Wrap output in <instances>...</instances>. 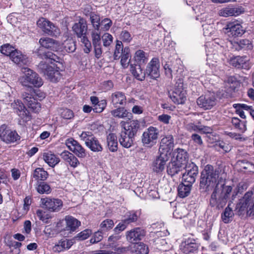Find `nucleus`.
Listing matches in <instances>:
<instances>
[{"label": "nucleus", "mask_w": 254, "mask_h": 254, "mask_svg": "<svg viewBox=\"0 0 254 254\" xmlns=\"http://www.w3.org/2000/svg\"><path fill=\"white\" fill-rule=\"evenodd\" d=\"M237 193V191H232V188L230 186L221 185L219 186V185H217L211 194L209 200L210 205L218 209L222 208L226 205L231 194V200H233Z\"/></svg>", "instance_id": "1"}, {"label": "nucleus", "mask_w": 254, "mask_h": 254, "mask_svg": "<svg viewBox=\"0 0 254 254\" xmlns=\"http://www.w3.org/2000/svg\"><path fill=\"white\" fill-rule=\"evenodd\" d=\"M219 171L214 169L210 165H207L201 173L199 187L202 191H208L211 190L217 185Z\"/></svg>", "instance_id": "2"}, {"label": "nucleus", "mask_w": 254, "mask_h": 254, "mask_svg": "<svg viewBox=\"0 0 254 254\" xmlns=\"http://www.w3.org/2000/svg\"><path fill=\"white\" fill-rule=\"evenodd\" d=\"M22 70L24 74L20 78V82L22 85L29 86L31 84L35 87H39L43 85L42 79L36 72L28 67H23Z\"/></svg>", "instance_id": "3"}, {"label": "nucleus", "mask_w": 254, "mask_h": 254, "mask_svg": "<svg viewBox=\"0 0 254 254\" xmlns=\"http://www.w3.org/2000/svg\"><path fill=\"white\" fill-rule=\"evenodd\" d=\"M238 208L240 211H246L250 215L254 216V195L252 191H248L245 194L236 206V209Z\"/></svg>", "instance_id": "4"}, {"label": "nucleus", "mask_w": 254, "mask_h": 254, "mask_svg": "<svg viewBox=\"0 0 254 254\" xmlns=\"http://www.w3.org/2000/svg\"><path fill=\"white\" fill-rule=\"evenodd\" d=\"M80 137L92 151L101 152L103 150L102 146L92 132L83 131L80 135Z\"/></svg>", "instance_id": "5"}, {"label": "nucleus", "mask_w": 254, "mask_h": 254, "mask_svg": "<svg viewBox=\"0 0 254 254\" xmlns=\"http://www.w3.org/2000/svg\"><path fill=\"white\" fill-rule=\"evenodd\" d=\"M37 24L45 33L51 36L57 37L61 34L60 29L56 25L44 18H40Z\"/></svg>", "instance_id": "6"}, {"label": "nucleus", "mask_w": 254, "mask_h": 254, "mask_svg": "<svg viewBox=\"0 0 254 254\" xmlns=\"http://www.w3.org/2000/svg\"><path fill=\"white\" fill-rule=\"evenodd\" d=\"M159 135V130L157 128L150 127L142 134V142L144 145L152 147L156 143Z\"/></svg>", "instance_id": "7"}, {"label": "nucleus", "mask_w": 254, "mask_h": 254, "mask_svg": "<svg viewBox=\"0 0 254 254\" xmlns=\"http://www.w3.org/2000/svg\"><path fill=\"white\" fill-rule=\"evenodd\" d=\"M185 173L183 174L182 181L190 185L195 182L198 173L197 166L193 162L189 163L185 168Z\"/></svg>", "instance_id": "8"}, {"label": "nucleus", "mask_w": 254, "mask_h": 254, "mask_svg": "<svg viewBox=\"0 0 254 254\" xmlns=\"http://www.w3.org/2000/svg\"><path fill=\"white\" fill-rule=\"evenodd\" d=\"M43 208L51 212H57L60 211L63 206V201L59 198L45 197L41 198Z\"/></svg>", "instance_id": "9"}, {"label": "nucleus", "mask_w": 254, "mask_h": 254, "mask_svg": "<svg viewBox=\"0 0 254 254\" xmlns=\"http://www.w3.org/2000/svg\"><path fill=\"white\" fill-rule=\"evenodd\" d=\"M39 71L43 73L51 81L56 82L60 76V72L52 66L41 62L38 65Z\"/></svg>", "instance_id": "10"}, {"label": "nucleus", "mask_w": 254, "mask_h": 254, "mask_svg": "<svg viewBox=\"0 0 254 254\" xmlns=\"http://www.w3.org/2000/svg\"><path fill=\"white\" fill-rule=\"evenodd\" d=\"M159 68V59L157 58H153L146 66V76L152 79H157L160 76Z\"/></svg>", "instance_id": "11"}, {"label": "nucleus", "mask_w": 254, "mask_h": 254, "mask_svg": "<svg viewBox=\"0 0 254 254\" xmlns=\"http://www.w3.org/2000/svg\"><path fill=\"white\" fill-rule=\"evenodd\" d=\"M0 138L7 143L14 142L19 138L15 131L9 129L5 125L0 127Z\"/></svg>", "instance_id": "12"}, {"label": "nucleus", "mask_w": 254, "mask_h": 254, "mask_svg": "<svg viewBox=\"0 0 254 254\" xmlns=\"http://www.w3.org/2000/svg\"><path fill=\"white\" fill-rule=\"evenodd\" d=\"M157 156L152 163V170L157 173H161L166 166V162L169 159V155L165 152H159Z\"/></svg>", "instance_id": "13"}, {"label": "nucleus", "mask_w": 254, "mask_h": 254, "mask_svg": "<svg viewBox=\"0 0 254 254\" xmlns=\"http://www.w3.org/2000/svg\"><path fill=\"white\" fill-rule=\"evenodd\" d=\"M65 144L68 148L78 157L84 158L86 156L85 149L77 141L73 138H70L66 139Z\"/></svg>", "instance_id": "14"}, {"label": "nucleus", "mask_w": 254, "mask_h": 254, "mask_svg": "<svg viewBox=\"0 0 254 254\" xmlns=\"http://www.w3.org/2000/svg\"><path fill=\"white\" fill-rule=\"evenodd\" d=\"M11 106L23 122H26L30 120L29 112L21 102L15 101L11 104Z\"/></svg>", "instance_id": "15"}, {"label": "nucleus", "mask_w": 254, "mask_h": 254, "mask_svg": "<svg viewBox=\"0 0 254 254\" xmlns=\"http://www.w3.org/2000/svg\"><path fill=\"white\" fill-rule=\"evenodd\" d=\"M197 104L204 110L210 109L216 104V99L213 94L202 95L197 99Z\"/></svg>", "instance_id": "16"}, {"label": "nucleus", "mask_w": 254, "mask_h": 254, "mask_svg": "<svg viewBox=\"0 0 254 254\" xmlns=\"http://www.w3.org/2000/svg\"><path fill=\"white\" fill-rule=\"evenodd\" d=\"M225 33L229 36L237 37L242 36L245 32L243 26L237 22H230L227 24V27L225 29Z\"/></svg>", "instance_id": "17"}, {"label": "nucleus", "mask_w": 254, "mask_h": 254, "mask_svg": "<svg viewBox=\"0 0 254 254\" xmlns=\"http://www.w3.org/2000/svg\"><path fill=\"white\" fill-rule=\"evenodd\" d=\"M91 35L92 43L94 49L95 56L97 59H99L102 53L100 32L99 31L92 30Z\"/></svg>", "instance_id": "18"}, {"label": "nucleus", "mask_w": 254, "mask_h": 254, "mask_svg": "<svg viewBox=\"0 0 254 254\" xmlns=\"http://www.w3.org/2000/svg\"><path fill=\"white\" fill-rule=\"evenodd\" d=\"M145 235V231L139 227L134 228L126 232V238L130 243H134L140 241Z\"/></svg>", "instance_id": "19"}, {"label": "nucleus", "mask_w": 254, "mask_h": 254, "mask_svg": "<svg viewBox=\"0 0 254 254\" xmlns=\"http://www.w3.org/2000/svg\"><path fill=\"white\" fill-rule=\"evenodd\" d=\"M174 146L173 136L172 135H166L161 140L159 152H163L169 155V152L173 150Z\"/></svg>", "instance_id": "20"}, {"label": "nucleus", "mask_w": 254, "mask_h": 254, "mask_svg": "<svg viewBox=\"0 0 254 254\" xmlns=\"http://www.w3.org/2000/svg\"><path fill=\"white\" fill-rule=\"evenodd\" d=\"M10 59L13 63L20 66L28 65L30 63L28 57L17 49L12 53Z\"/></svg>", "instance_id": "21"}, {"label": "nucleus", "mask_w": 254, "mask_h": 254, "mask_svg": "<svg viewBox=\"0 0 254 254\" xmlns=\"http://www.w3.org/2000/svg\"><path fill=\"white\" fill-rule=\"evenodd\" d=\"M23 101L28 107L34 112H38L41 109L40 104L34 99V97L30 96L29 93L25 92L22 94Z\"/></svg>", "instance_id": "22"}, {"label": "nucleus", "mask_w": 254, "mask_h": 254, "mask_svg": "<svg viewBox=\"0 0 254 254\" xmlns=\"http://www.w3.org/2000/svg\"><path fill=\"white\" fill-rule=\"evenodd\" d=\"M244 12V9L242 6L232 7L228 6L222 8L219 11V15L223 17L237 16Z\"/></svg>", "instance_id": "23"}, {"label": "nucleus", "mask_w": 254, "mask_h": 254, "mask_svg": "<svg viewBox=\"0 0 254 254\" xmlns=\"http://www.w3.org/2000/svg\"><path fill=\"white\" fill-rule=\"evenodd\" d=\"M87 28L86 21L83 18H80L78 22L74 24L72 30L77 37H81L83 35H86Z\"/></svg>", "instance_id": "24"}, {"label": "nucleus", "mask_w": 254, "mask_h": 254, "mask_svg": "<svg viewBox=\"0 0 254 254\" xmlns=\"http://www.w3.org/2000/svg\"><path fill=\"white\" fill-rule=\"evenodd\" d=\"M139 127L140 124L137 120H131L125 123L122 130L135 137Z\"/></svg>", "instance_id": "25"}, {"label": "nucleus", "mask_w": 254, "mask_h": 254, "mask_svg": "<svg viewBox=\"0 0 254 254\" xmlns=\"http://www.w3.org/2000/svg\"><path fill=\"white\" fill-rule=\"evenodd\" d=\"M231 48L236 51L249 50L253 48L252 43L248 39H241L239 41L231 42Z\"/></svg>", "instance_id": "26"}, {"label": "nucleus", "mask_w": 254, "mask_h": 254, "mask_svg": "<svg viewBox=\"0 0 254 254\" xmlns=\"http://www.w3.org/2000/svg\"><path fill=\"white\" fill-rule=\"evenodd\" d=\"M198 245L194 240L188 239L183 242L181 245V250L186 254L193 253L197 251Z\"/></svg>", "instance_id": "27"}, {"label": "nucleus", "mask_w": 254, "mask_h": 254, "mask_svg": "<svg viewBox=\"0 0 254 254\" xmlns=\"http://www.w3.org/2000/svg\"><path fill=\"white\" fill-rule=\"evenodd\" d=\"M169 96L172 101L177 104H183L186 100V92L185 90H173Z\"/></svg>", "instance_id": "28"}, {"label": "nucleus", "mask_w": 254, "mask_h": 254, "mask_svg": "<svg viewBox=\"0 0 254 254\" xmlns=\"http://www.w3.org/2000/svg\"><path fill=\"white\" fill-rule=\"evenodd\" d=\"M64 220L66 223V227L64 230L67 231L70 233L75 231L81 224L79 221L71 216H66Z\"/></svg>", "instance_id": "29"}, {"label": "nucleus", "mask_w": 254, "mask_h": 254, "mask_svg": "<svg viewBox=\"0 0 254 254\" xmlns=\"http://www.w3.org/2000/svg\"><path fill=\"white\" fill-rule=\"evenodd\" d=\"M73 244V242L72 240L62 239L55 244L53 248V250L55 252L60 253L69 249Z\"/></svg>", "instance_id": "30"}, {"label": "nucleus", "mask_w": 254, "mask_h": 254, "mask_svg": "<svg viewBox=\"0 0 254 254\" xmlns=\"http://www.w3.org/2000/svg\"><path fill=\"white\" fill-rule=\"evenodd\" d=\"M111 103L115 107L120 105H124L127 101L126 96L124 93L116 91L112 94L111 96Z\"/></svg>", "instance_id": "31"}, {"label": "nucleus", "mask_w": 254, "mask_h": 254, "mask_svg": "<svg viewBox=\"0 0 254 254\" xmlns=\"http://www.w3.org/2000/svg\"><path fill=\"white\" fill-rule=\"evenodd\" d=\"M39 42L41 46L47 49H50L54 51H58L60 49V43L50 38H42L39 40Z\"/></svg>", "instance_id": "32"}, {"label": "nucleus", "mask_w": 254, "mask_h": 254, "mask_svg": "<svg viewBox=\"0 0 254 254\" xmlns=\"http://www.w3.org/2000/svg\"><path fill=\"white\" fill-rule=\"evenodd\" d=\"M119 140L122 146L128 148L132 145L134 137L122 130Z\"/></svg>", "instance_id": "33"}, {"label": "nucleus", "mask_w": 254, "mask_h": 254, "mask_svg": "<svg viewBox=\"0 0 254 254\" xmlns=\"http://www.w3.org/2000/svg\"><path fill=\"white\" fill-rule=\"evenodd\" d=\"M176 160L175 161L182 164V165L187 166L189 163H188L189 160V155L187 152L181 148H177L175 151Z\"/></svg>", "instance_id": "34"}, {"label": "nucleus", "mask_w": 254, "mask_h": 254, "mask_svg": "<svg viewBox=\"0 0 254 254\" xmlns=\"http://www.w3.org/2000/svg\"><path fill=\"white\" fill-rule=\"evenodd\" d=\"M185 167L175 161L169 163L167 166V172L168 175L173 176L184 169Z\"/></svg>", "instance_id": "35"}, {"label": "nucleus", "mask_w": 254, "mask_h": 254, "mask_svg": "<svg viewBox=\"0 0 254 254\" xmlns=\"http://www.w3.org/2000/svg\"><path fill=\"white\" fill-rule=\"evenodd\" d=\"M247 62L246 57L237 56L230 59V64L238 68H247L249 67Z\"/></svg>", "instance_id": "36"}, {"label": "nucleus", "mask_w": 254, "mask_h": 254, "mask_svg": "<svg viewBox=\"0 0 254 254\" xmlns=\"http://www.w3.org/2000/svg\"><path fill=\"white\" fill-rule=\"evenodd\" d=\"M130 70L133 76L136 79L140 81L144 80L146 76L145 71H143L141 64H131Z\"/></svg>", "instance_id": "37"}, {"label": "nucleus", "mask_w": 254, "mask_h": 254, "mask_svg": "<svg viewBox=\"0 0 254 254\" xmlns=\"http://www.w3.org/2000/svg\"><path fill=\"white\" fill-rule=\"evenodd\" d=\"M43 159L44 161L52 167H55L60 162V158L50 151L43 153Z\"/></svg>", "instance_id": "38"}, {"label": "nucleus", "mask_w": 254, "mask_h": 254, "mask_svg": "<svg viewBox=\"0 0 254 254\" xmlns=\"http://www.w3.org/2000/svg\"><path fill=\"white\" fill-rule=\"evenodd\" d=\"M61 156L63 159L66 161L72 167L75 168L79 164V162L77 158L73 154L68 151L63 152Z\"/></svg>", "instance_id": "39"}, {"label": "nucleus", "mask_w": 254, "mask_h": 254, "mask_svg": "<svg viewBox=\"0 0 254 254\" xmlns=\"http://www.w3.org/2000/svg\"><path fill=\"white\" fill-rule=\"evenodd\" d=\"M107 142L109 150L114 152L118 150V140L116 135L113 133H109L107 136Z\"/></svg>", "instance_id": "40"}, {"label": "nucleus", "mask_w": 254, "mask_h": 254, "mask_svg": "<svg viewBox=\"0 0 254 254\" xmlns=\"http://www.w3.org/2000/svg\"><path fill=\"white\" fill-rule=\"evenodd\" d=\"M33 178L37 182L45 181L48 177L49 174L43 168H37L32 173Z\"/></svg>", "instance_id": "41"}, {"label": "nucleus", "mask_w": 254, "mask_h": 254, "mask_svg": "<svg viewBox=\"0 0 254 254\" xmlns=\"http://www.w3.org/2000/svg\"><path fill=\"white\" fill-rule=\"evenodd\" d=\"M192 185L183 182L180 184L178 188V195L182 198L187 196L190 193Z\"/></svg>", "instance_id": "42"}, {"label": "nucleus", "mask_w": 254, "mask_h": 254, "mask_svg": "<svg viewBox=\"0 0 254 254\" xmlns=\"http://www.w3.org/2000/svg\"><path fill=\"white\" fill-rule=\"evenodd\" d=\"M232 203V200H230L229 202L228 205L226 207L224 211L221 214V218L225 223H228L230 221H232V217L234 215L232 208L231 207Z\"/></svg>", "instance_id": "43"}, {"label": "nucleus", "mask_w": 254, "mask_h": 254, "mask_svg": "<svg viewBox=\"0 0 254 254\" xmlns=\"http://www.w3.org/2000/svg\"><path fill=\"white\" fill-rule=\"evenodd\" d=\"M148 246L143 243H136L132 247L131 253L135 254H148Z\"/></svg>", "instance_id": "44"}, {"label": "nucleus", "mask_w": 254, "mask_h": 254, "mask_svg": "<svg viewBox=\"0 0 254 254\" xmlns=\"http://www.w3.org/2000/svg\"><path fill=\"white\" fill-rule=\"evenodd\" d=\"M134 59L137 64H145L148 60L147 54L142 50H137L134 55Z\"/></svg>", "instance_id": "45"}, {"label": "nucleus", "mask_w": 254, "mask_h": 254, "mask_svg": "<svg viewBox=\"0 0 254 254\" xmlns=\"http://www.w3.org/2000/svg\"><path fill=\"white\" fill-rule=\"evenodd\" d=\"M111 115L115 118L124 119L128 117L129 113L123 107H119L111 112Z\"/></svg>", "instance_id": "46"}, {"label": "nucleus", "mask_w": 254, "mask_h": 254, "mask_svg": "<svg viewBox=\"0 0 254 254\" xmlns=\"http://www.w3.org/2000/svg\"><path fill=\"white\" fill-rule=\"evenodd\" d=\"M130 56L129 48L127 47H126L124 48V53H123V55H122L121 57V63L123 66L124 67H127L130 61Z\"/></svg>", "instance_id": "47"}, {"label": "nucleus", "mask_w": 254, "mask_h": 254, "mask_svg": "<svg viewBox=\"0 0 254 254\" xmlns=\"http://www.w3.org/2000/svg\"><path fill=\"white\" fill-rule=\"evenodd\" d=\"M124 48L122 41H117L114 54V60H117L121 58L122 55H123V53H124Z\"/></svg>", "instance_id": "48"}, {"label": "nucleus", "mask_w": 254, "mask_h": 254, "mask_svg": "<svg viewBox=\"0 0 254 254\" xmlns=\"http://www.w3.org/2000/svg\"><path fill=\"white\" fill-rule=\"evenodd\" d=\"M174 61H168L164 65L166 75L170 78H172V69H175Z\"/></svg>", "instance_id": "49"}, {"label": "nucleus", "mask_w": 254, "mask_h": 254, "mask_svg": "<svg viewBox=\"0 0 254 254\" xmlns=\"http://www.w3.org/2000/svg\"><path fill=\"white\" fill-rule=\"evenodd\" d=\"M114 225V221L112 219H107L101 222L100 225L102 231H108L113 228Z\"/></svg>", "instance_id": "50"}, {"label": "nucleus", "mask_w": 254, "mask_h": 254, "mask_svg": "<svg viewBox=\"0 0 254 254\" xmlns=\"http://www.w3.org/2000/svg\"><path fill=\"white\" fill-rule=\"evenodd\" d=\"M90 19L93 27L94 28L93 30L99 31L100 26L101 25L100 18L99 15L94 13H92L90 16Z\"/></svg>", "instance_id": "51"}, {"label": "nucleus", "mask_w": 254, "mask_h": 254, "mask_svg": "<svg viewBox=\"0 0 254 254\" xmlns=\"http://www.w3.org/2000/svg\"><path fill=\"white\" fill-rule=\"evenodd\" d=\"M37 191L41 194L49 193L51 192L50 186L45 183H40L36 187Z\"/></svg>", "instance_id": "52"}, {"label": "nucleus", "mask_w": 254, "mask_h": 254, "mask_svg": "<svg viewBox=\"0 0 254 254\" xmlns=\"http://www.w3.org/2000/svg\"><path fill=\"white\" fill-rule=\"evenodd\" d=\"M80 38H81V42L84 46V52L87 54L89 53L91 51L92 48L90 41L87 38L86 35H84Z\"/></svg>", "instance_id": "53"}, {"label": "nucleus", "mask_w": 254, "mask_h": 254, "mask_svg": "<svg viewBox=\"0 0 254 254\" xmlns=\"http://www.w3.org/2000/svg\"><path fill=\"white\" fill-rule=\"evenodd\" d=\"M14 47H12L9 44H5L1 47V53L7 56L11 57V54L15 51Z\"/></svg>", "instance_id": "54"}, {"label": "nucleus", "mask_w": 254, "mask_h": 254, "mask_svg": "<svg viewBox=\"0 0 254 254\" xmlns=\"http://www.w3.org/2000/svg\"><path fill=\"white\" fill-rule=\"evenodd\" d=\"M92 232L90 229H85L77 234L74 238L78 241H83L87 239L91 234Z\"/></svg>", "instance_id": "55"}, {"label": "nucleus", "mask_w": 254, "mask_h": 254, "mask_svg": "<svg viewBox=\"0 0 254 254\" xmlns=\"http://www.w3.org/2000/svg\"><path fill=\"white\" fill-rule=\"evenodd\" d=\"M63 45L65 50L68 53H72L76 49L74 42L71 40L65 41Z\"/></svg>", "instance_id": "56"}, {"label": "nucleus", "mask_w": 254, "mask_h": 254, "mask_svg": "<svg viewBox=\"0 0 254 254\" xmlns=\"http://www.w3.org/2000/svg\"><path fill=\"white\" fill-rule=\"evenodd\" d=\"M106 105V101L105 100H102L99 101L98 104L94 106L93 110L95 113H101L105 108Z\"/></svg>", "instance_id": "57"}, {"label": "nucleus", "mask_w": 254, "mask_h": 254, "mask_svg": "<svg viewBox=\"0 0 254 254\" xmlns=\"http://www.w3.org/2000/svg\"><path fill=\"white\" fill-rule=\"evenodd\" d=\"M103 45L105 47L109 46L113 42V36L109 33H105L102 37Z\"/></svg>", "instance_id": "58"}, {"label": "nucleus", "mask_w": 254, "mask_h": 254, "mask_svg": "<svg viewBox=\"0 0 254 254\" xmlns=\"http://www.w3.org/2000/svg\"><path fill=\"white\" fill-rule=\"evenodd\" d=\"M61 116L62 118L65 120H70L73 118L74 114L73 112L68 109H63L61 112Z\"/></svg>", "instance_id": "59"}, {"label": "nucleus", "mask_w": 254, "mask_h": 254, "mask_svg": "<svg viewBox=\"0 0 254 254\" xmlns=\"http://www.w3.org/2000/svg\"><path fill=\"white\" fill-rule=\"evenodd\" d=\"M102 232L101 230L95 232L90 240V243L95 244L101 241L103 239Z\"/></svg>", "instance_id": "60"}, {"label": "nucleus", "mask_w": 254, "mask_h": 254, "mask_svg": "<svg viewBox=\"0 0 254 254\" xmlns=\"http://www.w3.org/2000/svg\"><path fill=\"white\" fill-rule=\"evenodd\" d=\"M30 96L34 97V99H36V100H42L45 97V95L43 92H41L39 90H34L29 93Z\"/></svg>", "instance_id": "61"}, {"label": "nucleus", "mask_w": 254, "mask_h": 254, "mask_svg": "<svg viewBox=\"0 0 254 254\" xmlns=\"http://www.w3.org/2000/svg\"><path fill=\"white\" fill-rule=\"evenodd\" d=\"M120 39L124 42L129 43L132 40V37L127 31L124 30L121 33Z\"/></svg>", "instance_id": "62"}, {"label": "nucleus", "mask_w": 254, "mask_h": 254, "mask_svg": "<svg viewBox=\"0 0 254 254\" xmlns=\"http://www.w3.org/2000/svg\"><path fill=\"white\" fill-rule=\"evenodd\" d=\"M138 217L135 212H130L127 217L124 220V222L128 224L134 222L137 220Z\"/></svg>", "instance_id": "63"}, {"label": "nucleus", "mask_w": 254, "mask_h": 254, "mask_svg": "<svg viewBox=\"0 0 254 254\" xmlns=\"http://www.w3.org/2000/svg\"><path fill=\"white\" fill-rule=\"evenodd\" d=\"M101 24L103 25V29L108 31L112 25V21L108 18H105L102 20Z\"/></svg>", "instance_id": "64"}]
</instances>
